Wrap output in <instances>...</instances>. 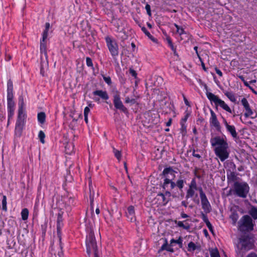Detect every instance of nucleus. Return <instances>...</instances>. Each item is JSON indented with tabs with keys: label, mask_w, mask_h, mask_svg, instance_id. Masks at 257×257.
Instances as JSON below:
<instances>
[{
	"label": "nucleus",
	"mask_w": 257,
	"mask_h": 257,
	"mask_svg": "<svg viewBox=\"0 0 257 257\" xmlns=\"http://www.w3.org/2000/svg\"><path fill=\"white\" fill-rule=\"evenodd\" d=\"M248 214L252 219H257V207L251 205L248 210Z\"/></svg>",
	"instance_id": "obj_23"
},
{
	"label": "nucleus",
	"mask_w": 257,
	"mask_h": 257,
	"mask_svg": "<svg viewBox=\"0 0 257 257\" xmlns=\"http://www.w3.org/2000/svg\"><path fill=\"white\" fill-rule=\"evenodd\" d=\"M196 191H198V189L188 188L186 191V199L192 198L194 202L198 204L199 203V200L197 198L198 194L196 193Z\"/></svg>",
	"instance_id": "obj_16"
},
{
	"label": "nucleus",
	"mask_w": 257,
	"mask_h": 257,
	"mask_svg": "<svg viewBox=\"0 0 257 257\" xmlns=\"http://www.w3.org/2000/svg\"><path fill=\"white\" fill-rule=\"evenodd\" d=\"M239 216L237 212L236 211H233L231 212V214L229 216V218L232 221V224L233 225H235L238 219Z\"/></svg>",
	"instance_id": "obj_27"
},
{
	"label": "nucleus",
	"mask_w": 257,
	"mask_h": 257,
	"mask_svg": "<svg viewBox=\"0 0 257 257\" xmlns=\"http://www.w3.org/2000/svg\"><path fill=\"white\" fill-rule=\"evenodd\" d=\"M40 50L41 54H44L45 56L47 55L46 40H40Z\"/></svg>",
	"instance_id": "obj_22"
},
{
	"label": "nucleus",
	"mask_w": 257,
	"mask_h": 257,
	"mask_svg": "<svg viewBox=\"0 0 257 257\" xmlns=\"http://www.w3.org/2000/svg\"><path fill=\"white\" fill-rule=\"evenodd\" d=\"M239 243L241 244L240 250H249L252 248L253 243L248 234H243L239 238Z\"/></svg>",
	"instance_id": "obj_10"
},
{
	"label": "nucleus",
	"mask_w": 257,
	"mask_h": 257,
	"mask_svg": "<svg viewBox=\"0 0 257 257\" xmlns=\"http://www.w3.org/2000/svg\"><path fill=\"white\" fill-rule=\"evenodd\" d=\"M166 40L168 43V46L173 51L174 55L178 57L179 55L178 53L177 52L176 47L174 46L171 37L169 36H167L166 37Z\"/></svg>",
	"instance_id": "obj_20"
},
{
	"label": "nucleus",
	"mask_w": 257,
	"mask_h": 257,
	"mask_svg": "<svg viewBox=\"0 0 257 257\" xmlns=\"http://www.w3.org/2000/svg\"><path fill=\"white\" fill-rule=\"evenodd\" d=\"M50 27V25L49 23H46L45 26V29L42 33V38L41 39L46 40L47 39L48 36V31L49 30Z\"/></svg>",
	"instance_id": "obj_29"
},
{
	"label": "nucleus",
	"mask_w": 257,
	"mask_h": 257,
	"mask_svg": "<svg viewBox=\"0 0 257 257\" xmlns=\"http://www.w3.org/2000/svg\"><path fill=\"white\" fill-rule=\"evenodd\" d=\"M215 71L216 72V73L220 76V77H222V75H223V74H222V72H221V71L218 69L217 67H215Z\"/></svg>",
	"instance_id": "obj_59"
},
{
	"label": "nucleus",
	"mask_w": 257,
	"mask_h": 257,
	"mask_svg": "<svg viewBox=\"0 0 257 257\" xmlns=\"http://www.w3.org/2000/svg\"><path fill=\"white\" fill-rule=\"evenodd\" d=\"M169 245H169L168 244L167 239H165V242L161 246L160 251L165 250H167V248H168Z\"/></svg>",
	"instance_id": "obj_53"
},
{
	"label": "nucleus",
	"mask_w": 257,
	"mask_h": 257,
	"mask_svg": "<svg viewBox=\"0 0 257 257\" xmlns=\"http://www.w3.org/2000/svg\"><path fill=\"white\" fill-rule=\"evenodd\" d=\"M7 109H15L16 103L14 100V85L13 81L9 79L7 81Z\"/></svg>",
	"instance_id": "obj_9"
},
{
	"label": "nucleus",
	"mask_w": 257,
	"mask_h": 257,
	"mask_svg": "<svg viewBox=\"0 0 257 257\" xmlns=\"http://www.w3.org/2000/svg\"><path fill=\"white\" fill-rule=\"evenodd\" d=\"M86 252L90 257L92 252H93L94 257H99L98 254V248L93 231L90 229L86 237L85 240Z\"/></svg>",
	"instance_id": "obj_3"
},
{
	"label": "nucleus",
	"mask_w": 257,
	"mask_h": 257,
	"mask_svg": "<svg viewBox=\"0 0 257 257\" xmlns=\"http://www.w3.org/2000/svg\"><path fill=\"white\" fill-rule=\"evenodd\" d=\"M7 198L6 195H3V198L2 201V209L5 212L8 211L7 208Z\"/></svg>",
	"instance_id": "obj_33"
},
{
	"label": "nucleus",
	"mask_w": 257,
	"mask_h": 257,
	"mask_svg": "<svg viewBox=\"0 0 257 257\" xmlns=\"http://www.w3.org/2000/svg\"><path fill=\"white\" fill-rule=\"evenodd\" d=\"M142 31L144 33V34L148 37L149 39L151 40H154V37L150 34V33L147 30V29L144 26L141 28Z\"/></svg>",
	"instance_id": "obj_40"
},
{
	"label": "nucleus",
	"mask_w": 257,
	"mask_h": 257,
	"mask_svg": "<svg viewBox=\"0 0 257 257\" xmlns=\"http://www.w3.org/2000/svg\"><path fill=\"white\" fill-rule=\"evenodd\" d=\"M41 231L43 235H46V232L47 231V223H45L44 224H42L41 226Z\"/></svg>",
	"instance_id": "obj_48"
},
{
	"label": "nucleus",
	"mask_w": 257,
	"mask_h": 257,
	"mask_svg": "<svg viewBox=\"0 0 257 257\" xmlns=\"http://www.w3.org/2000/svg\"><path fill=\"white\" fill-rule=\"evenodd\" d=\"M62 229H57V236L58 238L59 244H60L61 246H62ZM62 248V247H61Z\"/></svg>",
	"instance_id": "obj_41"
},
{
	"label": "nucleus",
	"mask_w": 257,
	"mask_h": 257,
	"mask_svg": "<svg viewBox=\"0 0 257 257\" xmlns=\"http://www.w3.org/2000/svg\"><path fill=\"white\" fill-rule=\"evenodd\" d=\"M180 132L182 136H185L187 133V125L184 123H180Z\"/></svg>",
	"instance_id": "obj_42"
},
{
	"label": "nucleus",
	"mask_w": 257,
	"mask_h": 257,
	"mask_svg": "<svg viewBox=\"0 0 257 257\" xmlns=\"http://www.w3.org/2000/svg\"><path fill=\"white\" fill-rule=\"evenodd\" d=\"M63 212L61 210H60L58 213L57 214V222H63Z\"/></svg>",
	"instance_id": "obj_44"
},
{
	"label": "nucleus",
	"mask_w": 257,
	"mask_h": 257,
	"mask_svg": "<svg viewBox=\"0 0 257 257\" xmlns=\"http://www.w3.org/2000/svg\"><path fill=\"white\" fill-rule=\"evenodd\" d=\"M46 117L44 112H39L37 114L38 121L41 124H44L46 120Z\"/></svg>",
	"instance_id": "obj_30"
},
{
	"label": "nucleus",
	"mask_w": 257,
	"mask_h": 257,
	"mask_svg": "<svg viewBox=\"0 0 257 257\" xmlns=\"http://www.w3.org/2000/svg\"><path fill=\"white\" fill-rule=\"evenodd\" d=\"M15 109H8V119L9 121L12 119L14 115Z\"/></svg>",
	"instance_id": "obj_43"
},
{
	"label": "nucleus",
	"mask_w": 257,
	"mask_h": 257,
	"mask_svg": "<svg viewBox=\"0 0 257 257\" xmlns=\"http://www.w3.org/2000/svg\"><path fill=\"white\" fill-rule=\"evenodd\" d=\"M38 137L40 140V141L41 143L44 144L45 138V134L43 131H40L38 134Z\"/></svg>",
	"instance_id": "obj_39"
},
{
	"label": "nucleus",
	"mask_w": 257,
	"mask_h": 257,
	"mask_svg": "<svg viewBox=\"0 0 257 257\" xmlns=\"http://www.w3.org/2000/svg\"><path fill=\"white\" fill-rule=\"evenodd\" d=\"M105 41L106 46L113 59L114 60H116L119 55V47L117 41L109 36H107L105 37Z\"/></svg>",
	"instance_id": "obj_6"
},
{
	"label": "nucleus",
	"mask_w": 257,
	"mask_h": 257,
	"mask_svg": "<svg viewBox=\"0 0 257 257\" xmlns=\"http://www.w3.org/2000/svg\"><path fill=\"white\" fill-rule=\"evenodd\" d=\"M175 243L179 245V247L181 248L183 246V239L181 236H180L178 239H175L172 238L170 240V244H173V243Z\"/></svg>",
	"instance_id": "obj_35"
},
{
	"label": "nucleus",
	"mask_w": 257,
	"mask_h": 257,
	"mask_svg": "<svg viewBox=\"0 0 257 257\" xmlns=\"http://www.w3.org/2000/svg\"><path fill=\"white\" fill-rule=\"evenodd\" d=\"M67 199V201H66V203L67 204L68 207H69V208H70V206L71 205H73V204L74 203V198L71 197H68Z\"/></svg>",
	"instance_id": "obj_49"
},
{
	"label": "nucleus",
	"mask_w": 257,
	"mask_h": 257,
	"mask_svg": "<svg viewBox=\"0 0 257 257\" xmlns=\"http://www.w3.org/2000/svg\"><path fill=\"white\" fill-rule=\"evenodd\" d=\"M112 152L114 154L115 157L117 159L118 161L119 162L121 159V152L116 149L114 147H112Z\"/></svg>",
	"instance_id": "obj_32"
},
{
	"label": "nucleus",
	"mask_w": 257,
	"mask_h": 257,
	"mask_svg": "<svg viewBox=\"0 0 257 257\" xmlns=\"http://www.w3.org/2000/svg\"><path fill=\"white\" fill-rule=\"evenodd\" d=\"M224 94L231 102L234 103L236 102V97L232 92H226L224 93Z\"/></svg>",
	"instance_id": "obj_31"
},
{
	"label": "nucleus",
	"mask_w": 257,
	"mask_h": 257,
	"mask_svg": "<svg viewBox=\"0 0 257 257\" xmlns=\"http://www.w3.org/2000/svg\"><path fill=\"white\" fill-rule=\"evenodd\" d=\"M188 188H193L194 189H198V191H199V193H200V190H203L202 188L201 187H198L196 180L195 178H193L192 179L190 183L189 184Z\"/></svg>",
	"instance_id": "obj_25"
},
{
	"label": "nucleus",
	"mask_w": 257,
	"mask_h": 257,
	"mask_svg": "<svg viewBox=\"0 0 257 257\" xmlns=\"http://www.w3.org/2000/svg\"><path fill=\"white\" fill-rule=\"evenodd\" d=\"M206 95L207 98L210 101V103L211 104L214 103L216 107H217L218 106H219L227 112L230 113H232L231 108L223 100L220 99L218 96L208 91L206 92Z\"/></svg>",
	"instance_id": "obj_8"
},
{
	"label": "nucleus",
	"mask_w": 257,
	"mask_h": 257,
	"mask_svg": "<svg viewBox=\"0 0 257 257\" xmlns=\"http://www.w3.org/2000/svg\"><path fill=\"white\" fill-rule=\"evenodd\" d=\"M130 73L134 78H137V72L135 70H134L133 69H130Z\"/></svg>",
	"instance_id": "obj_57"
},
{
	"label": "nucleus",
	"mask_w": 257,
	"mask_h": 257,
	"mask_svg": "<svg viewBox=\"0 0 257 257\" xmlns=\"http://www.w3.org/2000/svg\"><path fill=\"white\" fill-rule=\"evenodd\" d=\"M200 198L201 200L202 208L206 213H209L211 211V205L203 190H200Z\"/></svg>",
	"instance_id": "obj_11"
},
{
	"label": "nucleus",
	"mask_w": 257,
	"mask_h": 257,
	"mask_svg": "<svg viewBox=\"0 0 257 257\" xmlns=\"http://www.w3.org/2000/svg\"><path fill=\"white\" fill-rule=\"evenodd\" d=\"M171 196V193L170 191L167 190L165 191L164 193H158L155 199L157 200L158 204L160 206H165L166 205L170 200V197Z\"/></svg>",
	"instance_id": "obj_13"
},
{
	"label": "nucleus",
	"mask_w": 257,
	"mask_h": 257,
	"mask_svg": "<svg viewBox=\"0 0 257 257\" xmlns=\"http://www.w3.org/2000/svg\"><path fill=\"white\" fill-rule=\"evenodd\" d=\"M111 23L116 28L117 32H121V30L122 29L120 27V24L121 23V20H120L119 19H117L113 18L111 20Z\"/></svg>",
	"instance_id": "obj_26"
},
{
	"label": "nucleus",
	"mask_w": 257,
	"mask_h": 257,
	"mask_svg": "<svg viewBox=\"0 0 257 257\" xmlns=\"http://www.w3.org/2000/svg\"><path fill=\"white\" fill-rule=\"evenodd\" d=\"M210 142L212 147H215L214 150L215 154L221 162H224L228 158V144L226 140L219 136H216L212 138Z\"/></svg>",
	"instance_id": "obj_2"
},
{
	"label": "nucleus",
	"mask_w": 257,
	"mask_h": 257,
	"mask_svg": "<svg viewBox=\"0 0 257 257\" xmlns=\"http://www.w3.org/2000/svg\"><path fill=\"white\" fill-rule=\"evenodd\" d=\"M233 191L234 194L240 198H245L249 191V186L245 182L236 181L234 183Z\"/></svg>",
	"instance_id": "obj_5"
},
{
	"label": "nucleus",
	"mask_w": 257,
	"mask_h": 257,
	"mask_svg": "<svg viewBox=\"0 0 257 257\" xmlns=\"http://www.w3.org/2000/svg\"><path fill=\"white\" fill-rule=\"evenodd\" d=\"M175 223L176 224H177V226H178V227H182L183 229H185L186 230H188L190 229V225L189 224H187V225L184 224L183 221L175 220Z\"/></svg>",
	"instance_id": "obj_36"
},
{
	"label": "nucleus",
	"mask_w": 257,
	"mask_h": 257,
	"mask_svg": "<svg viewBox=\"0 0 257 257\" xmlns=\"http://www.w3.org/2000/svg\"><path fill=\"white\" fill-rule=\"evenodd\" d=\"M29 210L27 208H24L22 209L21 214L23 220H26L29 216Z\"/></svg>",
	"instance_id": "obj_34"
},
{
	"label": "nucleus",
	"mask_w": 257,
	"mask_h": 257,
	"mask_svg": "<svg viewBox=\"0 0 257 257\" xmlns=\"http://www.w3.org/2000/svg\"><path fill=\"white\" fill-rule=\"evenodd\" d=\"M86 65L88 67H92L93 68V63L92 59L90 57H86Z\"/></svg>",
	"instance_id": "obj_51"
},
{
	"label": "nucleus",
	"mask_w": 257,
	"mask_h": 257,
	"mask_svg": "<svg viewBox=\"0 0 257 257\" xmlns=\"http://www.w3.org/2000/svg\"><path fill=\"white\" fill-rule=\"evenodd\" d=\"M201 218H202V220L205 223L206 222L209 221V220L208 218V217L205 212L204 213L201 212Z\"/></svg>",
	"instance_id": "obj_55"
},
{
	"label": "nucleus",
	"mask_w": 257,
	"mask_h": 257,
	"mask_svg": "<svg viewBox=\"0 0 257 257\" xmlns=\"http://www.w3.org/2000/svg\"><path fill=\"white\" fill-rule=\"evenodd\" d=\"M136 100L135 98L130 99L128 96H127L125 98V103H131L132 104H134L136 103Z\"/></svg>",
	"instance_id": "obj_47"
},
{
	"label": "nucleus",
	"mask_w": 257,
	"mask_h": 257,
	"mask_svg": "<svg viewBox=\"0 0 257 257\" xmlns=\"http://www.w3.org/2000/svg\"><path fill=\"white\" fill-rule=\"evenodd\" d=\"M26 110H18L15 131L16 134L20 136L25 126L27 119Z\"/></svg>",
	"instance_id": "obj_7"
},
{
	"label": "nucleus",
	"mask_w": 257,
	"mask_h": 257,
	"mask_svg": "<svg viewBox=\"0 0 257 257\" xmlns=\"http://www.w3.org/2000/svg\"><path fill=\"white\" fill-rule=\"evenodd\" d=\"M241 104L243 106L245 110L244 116L246 117H251L253 113V110L251 108L250 105L245 97H243L241 100Z\"/></svg>",
	"instance_id": "obj_14"
},
{
	"label": "nucleus",
	"mask_w": 257,
	"mask_h": 257,
	"mask_svg": "<svg viewBox=\"0 0 257 257\" xmlns=\"http://www.w3.org/2000/svg\"><path fill=\"white\" fill-rule=\"evenodd\" d=\"M197 249V246L194 242L190 241L188 244L187 250L189 252L194 251Z\"/></svg>",
	"instance_id": "obj_37"
},
{
	"label": "nucleus",
	"mask_w": 257,
	"mask_h": 257,
	"mask_svg": "<svg viewBox=\"0 0 257 257\" xmlns=\"http://www.w3.org/2000/svg\"><path fill=\"white\" fill-rule=\"evenodd\" d=\"M254 223L251 217L248 215H244L241 217L237 223L238 230L244 233L250 232L254 229Z\"/></svg>",
	"instance_id": "obj_4"
},
{
	"label": "nucleus",
	"mask_w": 257,
	"mask_h": 257,
	"mask_svg": "<svg viewBox=\"0 0 257 257\" xmlns=\"http://www.w3.org/2000/svg\"><path fill=\"white\" fill-rule=\"evenodd\" d=\"M113 102L115 108L116 109H118L121 112H123L124 114H128V110L123 104L122 102L120 99L119 93L118 92H117L116 94L113 95Z\"/></svg>",
	"instance_id": "obj_12"
},
{
	"label": "nucleus",
	"mask_w": 257,
	"mask_h": 257,
	"mask_svg": "<svg viewBox=\"0 0 257 257\" xmlns=\"http://www.w3.org/2000/svg\"><path fill=\"white\" fill-rule=\"evenodd\" d=\"M174 26L176 28V33L179 35V36L181 37V40H183V35H187V33L186 31H185L184 29L181 26H179L176 23L174 24Z\"/></svg>",
	"instance_id": "obj_21"
},
{
	"label": "nucleus",
	"mask_w": 257,
	"mask_h": 257,
	"mask_svg": "<svg viewBox=\"0 0 257 257\" xmlns=\"http://www.w3.org/2000/svg\"><path fill=\"white\" fill-rule=\"evenodd\" d=\"M90 112V109L88 106H86L84 109V115H88Z\"/></svg>",
	"instance_id": "obj_62"
},
{
	"label": "nucleus",
	"mask_w": 257,
	"mask_h": 257,
	"mask_svg": "<svg viewBox=\"0 0 257 257\" xmlns=\"http://www.w3.org/2000/svg\"><path fill=\"white\" fill-rule=\"evenodd\" d=\"M103 80L108 85H110L112 83L111 78L109 76H105L104 75H102Z\"/></svg>",
	"instance_id": "obj_46"
},
{
	"label": "nucleus",
	"mask_w": 257,
	"mask_h": 257,
	"mask_svg": "<svg viewBox=\"0 0 257 257\" xmlns=\"http://www.w3.org/2000/svg\"><path fill=\"white\" fill-rule=\"evenodd\" d=\"M63 226V222H57V229H62Z\"/></svg>",
	"instance_id": "obj_63"
},
{
	"label": "nucleus",
	"mask_w": 257,
	"mask_h": 257,
	"mask_svg": "<svg viewBox=\"0 0 257 257\" xmlns=\"http://www.w3.org/2000/svg\"><path fill=\"white\" fill-rule=\"evenodd\" d=\"M211 257H220L218 250L217 249H212L210 252Z\"/></svg>",
	"instance_id": "obj_45"
},
{
	"label": "nucleus",
	"mask_w": 257,
	"mask_h": 257,
	"mask_svg": "<svg viewBox=\"0 0 257 257\" xmlns=\"http://www.w3.org/2000/svg\"><path fill=\"white\" fill-rule=\"evenodd\" d=\"M89 199L90 202H94V191L93 189L92 186L89 184Z\"/></svg>",
	"instance_id": "obj_38"
},
{
	"label": "nucleus",
	"mask_w": 257,
	"mask_h": 257,
	"mask_svg": "<svg viewBox=\"0 0 257 257\" xmlns=\"http://www.w3.org/2000/svg\"><path fill=\"white\" fill-rule=\"evenodd\" d=\"M227 180L228 183L235 182L237 179V174L236 172L231 171V170L226 171Z\"/></svg>",
	"instance_id": "obj_17"
},
{
	"label": "nucleus",
	"mask_w": 257,
	"mask_h": 257,
	"mask_svg": "<svg viewBox=\"0 0 257 257\" xmlns=\"http://www.w3.org/2000/svg\"><path fill=\"white\" fill-rule=\"evenodd\" d=\"M228 167L229 168V170H231V171L236 172V165L233 162H230L228 164Z\"/></svg>",
	"instance_id": "obj_54"
},
{
	"label": "nucleus",
	"mask_w": 257,
	"mask_h": 257,
	"mask_svg": "<svg viewBox=\"0 0 257 257\" xmlns=\"http://www.w3.org/2000/svg\"><path fill=\"white\" fill-rule=\"evenodd\" d=\"M145 9L147 11V14L149 16H151V6L149 4H147L145 6Z\"/></svg>",
	"instance_id": "obj_56"
},
{
	"label": "nucleus",
	"mask_w": 257,
	"mask_h": 257,
	"mask_svg": "<svg viewBox=\"0 0 257 257\" xmlns=\"http://www.w3.org/2000/svg\"><path fill=\"white\" fill-rule=\"evenodd\" d=\"M183 100L186 105L190 106V103L184 94H182Z\"/></svg>",
	"instance_id": "obj_60"
},
{
	"label": "nucleus",
	"mask_w": 257,
	"mask_h": 257,
	"mask_svg": "<svg viewBox=\"0 0 257 257\" xmlns=\"http://www.w3.org/2000/svg\"><path fill=\"white\" fill-rule=\"evenodd\" d=\"M192 156L194 157H196V158L199 159L201 158V156L200 154L195 153V150L194 149L193 150Z\"/></svg>",
	"instance_id": "obj_61"
},
{
	"label": "nucleus",
	"mask_w": 257,
	"mask_h": 257,
	"mask_svg": "<svg viewBox=\"0 0 257 257\" xmlns=\"http://www.w3.org/2000/svg\"><path fill=\"white\" fill-rule=\"evenodd\" d=\"M126 216L131 221H133L135 219V207L133 205L129 206L127 208V212H126Z\"/></svg>",
	"instance_id": "obj_19"
},
{
	"label": "nucleus",
	"mask_w": 257,
	"mask_h": 257,
	"mask_svg": "<svg viewBox=\"0 0 257 257\" xmlns=\"http://www.w3.org/2000/svg\"><path fill=\"white\" fill-rule=\"evenodd\" d=\"M92 93L94 96H98L103 100H106L109 99V96L106 91L96 90L94 91Z\"/></svg>",
	"instance_id": "obj_18"
},
{
	"label": "nucleus",
	"mask_w": 257,
	"mask_h": 257,
	"mask_svg": "<svg viewBox=\"0 0 257 257\" xmlns=\"http://www.w3.org/2000/svg\"><path fill=\"white\" fill-rule=\"evenodd\" d=\"M206 225L210 231H213V226L210 221L206 222Z\"/></svg>",
	"instance_id": "obj_58"
},
{
	"label": "nucleus",
	"mask_w": 257,
	"mask_h": 257,
	"mask_svg": "<svg viewBox=\"0 0 257 257\" xmlns=\"http://www.w3.org/2000/svg\"><path fill=\"white\" fill-rule=\"evenodd\" d=\"M18 110H25V103L22 95L19 97Z\"/></svg>",
	"instance_id": "obj_28"
},
{
	"label": "nucleus",
	"mask_w": 257,
	"mask_h": 257,
	"mask_svg": "<svg viewBox=\"0 0 257 257\" xmlns=\"http://www.w3.org/2000/svg\"><path fill=\"white\" fill-rule=\"evenodd\" d=\"M210 112L211 114L209 119L210 125L214 127L217 131H220L221 126L215 113L211 109H210Z\"/></svg>",
	"instance_id": "obj_15"
},
{
	"label": "nucleus",
	"mask_w": 257,
	"mask_h": 257,
	"mask_svg": "<svg viewBox=\"0 0 257 257\" xmlns=\"http://www.w3.org/2000/svg\"><path fill=\"white\" fill-rule=\"evenodd\" d=\"M176 172L174 171L172 167H169L165 168L161 175L165 178L164 179L163 183L162 185V187L164 189L173 190L175 187H177L180 191H182L186 183L187 178L184 174L180 173L179 175L178 176V178L176 182L173 181L172 179H170L168 178V175L170 174L173 175L174 178L175 177L174 174Z\"/></svg>",
	"instance_id": "obj_1"
},
{
	"label": "nucleus",
	"mask_w": 257,
	"mask_h": 257,
	"mask_svg": "<svg viewBox=\"0 0 257 257\" xmlns=\"http://www.w3.org/2000/svg\"><path fill=\"white\" fill-rule=\"evenodd\" d=\"M189 113H186L185 115H184V116L181 118V120H180V123H184V124H186V122L187 121L189 116Z\"/></svg>",
	"instance_id": "obj_52"
},
{
	"label": "nucleus",
	"mask_w": 257,
	"mask_h": 257,
	"mask_svg": "<svg viewBox=\"0 0 257 257\" xmlns=\"http://www.w3.org/2000/svg\"><path fill=\"white\" fill-rule=\"evenodd\" d=\"M60 244H59V250L58 251L57 255L58 257H62L63 255V244L62 243V248L61 247Z\"/></svg>",
	"instance_id": "obj_50"
},
{
	"label": "nucleus",
	"mask_w": 257,
	"mask_h": 257,
	"mask_svg": "<svg viewBox=\"0 0 257 257\" xmlns=\"http://www.w3.org/2000/svg\"><path fill=\"white\" fill-rule=\"evenodd\" d=\"M226 128L227 131L230 134L233 138L236 139L237 138V133L234 125H228L227 127Z\"/></svg>",
	"instance_id": "obj_24"
},
{
	"label": "nucleus",
	"mask_w": 257,
	"mask_h": 257,
	"mask_svg": "<svg viewBox=\"0 0 257 257\" xmlns=\"http://www.w3.org/2000/svg\"><path fill=\"white\" fill-rule=\"evenodd\" d=\"M246 257H257V254L254 252H251L249 253Z\"/></svg>",
	"instance_id": "obj_64"
}]
</instances>
